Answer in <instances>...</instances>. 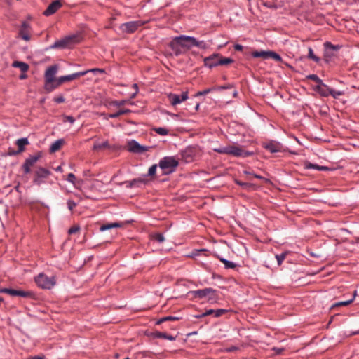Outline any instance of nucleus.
<instances>
[{"label": "nucleus", "instance_id": "obj_59", "mask_svg": "<svg viewBox=\"0 0 359 359\" xmlns=\"http://www.w3.org/2000/svg\"><path fill=\"white\" fill-rule=\"evenodd\" d=\"M243 46L242 45H241V44H236L234 46V49L236 50L241 51L243 50Z\"/></svg>", "mask_w": 359, "mask_h": 359}, {"label": "nucleus", "instance_id": "obj_14", "mask_svg": "<svg viewBox=\"0 0 359 359\" xmlns=\"http://www.w3.org/2000/svg\"><path fill=\"white\" fill-rule=\"evenodd\" d=\"M264 147L271 153L281 152L283 151V146L280 142L273 140L264 143Z\"/></svg>", "mask_w": 359, "mask_h": 359}, {"label": "nucleus", "instance_id": "obj_20", "mask_svg": "<svg viewBox=\"0 0 359 359\" xmlns=\"http://www.w3.org/2000/svg\"><path fill=\"white\" fill-rule=\"evenodd\" d=\"M177 40L179 41L180 45L182 48H185L187 49H190L194 45H191V43L189 40L186 38H194L193 36L181 35L180 36H176Z\"/></svg>", "mask_w": 359, "mask_h": 359}, {"label": "nucleus", "instance_id": "obj_1", "mask_svg": "<svg viewBox=\"0 0 359 359\" xmlns=\"http://www.w3.org/2000/svg\"><path fill=\"white\" fill-rule=\"evenodd\" d=\"M215 152L222 154H229L236 157H247L252 153L243 150L241 147L236 145H228L213 149Z\"/></svg>", "mask_w": 359, "mask_h": 359}, {"label": "nucleus", "instance_id": "obj_13", "mask_svg": "<svg viewBox=\"0 0 359 359\" xmlns=\"http://www.w3.org/2000/svg\"><path fill=\"white\" fill-rule=\"evenodd\" d=\"M128 150L135 154H142L147 151V147L140 145L135 140H130L128 142Z\"/></svg>", "mask_w": 359, "mask_h": 359}, {"label": "nucleus", "instance_id": "obj_47", "mask_svg": "<svg viewBox=\"0 0 359 359\" xmlns=\"http://www.w3.org/2000/svg\"><path fill=\"white\" fill-rule=\"evenodd\" d=\"M80 226H78V225H75V226H73L72 227H71L69 230H68V233L69 234H74V233H76L77 232H79L80 231Z\"/></svg>", "mask_w": 359, "mask_h": 359}, {"label": "nucleus", "instance_id": "obj_46", "mask_svg": "<svg viewBox=\"0 0 359 359\" xmlns=\"http://www.w3.org/2000/svg\"><path fill=\"white\" fill-rule=\"evenodd\" d=\"M324 46H325V49L329 50H336L339 49L338 46H334V45L332 44L330 42H328V41L325 42Z\"/></svg>", "mask_w": 359, "mask_h": 359}, {"label": "nucleus", "instance_id": "obj_7", "mask_svg": "<svg viewBox=\"0 0 359 359\" xmlns=\"http://www.w3.org/2000/svg\"><path fill=\"white\" fill-rule=\"evenodd\" d=\"M34 174V177L33 179V183L37 186H40L45 183V179L48 178L51 175V172L45 168L38 167Z\"/></svg>", "mask_w": 359, "mask_h": 359}, {"label": "nucleus", "instance_id": "obj_51", "mask_svg": "<svg viewBox=\"0 0 359 359\" xmlns=\"http://www.w3.org/2000/svg\"><path fill=\"white\" fill-rule=\"evenodd\" d=\"M67 180L72 184H74L76 181V177L73 173H69L67 177Z\"/></svg>", "mask_w": 359, "mask_h": 359}, {"label": "nucleus", "instance_id": "obj_11", "mask_svg": "<svg viewBox=\"0 0 359 359\" xmlns=\"http://www.w3.org/2000/svg\"><path fill=\"white\" fill-rule=\"evenodd\" d=\"M0 292L6 293L11 296H19L22 297H32L33 296V293L30 291L14 290L11 288H2L0 290Z\"/></svg>", "mask_w": 359, "mask_h": 359}, {"label": "nucleus", "instance_id": "obj_49", "mask_svg": "<svg viewBox=\"0 0 359 359\" xmlns=\"http://www.w3.org/2000/svg\"><path fill=\"white\" fill-rule=\"evenodd\" d=\"M53 100L55 102H56L57 104H60V103L65 102V99L62 95H60L54 97Z\"/></svg>", "mask_w": 359, "mask_h": 359}, {"label": "nucleus", "instance_id": "obj_44", "mask_svg": "<svg viewBox=\"0 0 359 359\" xmlns=\"http://www.w3.org/2000/svg\"><path fill=\"white\" fill-rule=\"evenodd\" d=\"M154 131L161 135H167L168 134V130L165 128H156Z\"/></svg>", "mask_w": 359, "mask_h": 359}, {"label": "nucleus", "instance_id": "obj_12", "mask_svg": "<svg viewBox=\"0 0 359 359\" xmlns=\"http://www.w3.org/2000/svg\"><path fill=\"white\" fill-rule=\"evenodd\" d=\"M168 98L170 103L172 106H175L180 104L182 102L185 101L188 98V92H183L180 95L175 93H170L168 95Z\"/></svg>", "mask_w": 359, "mask_h": 359}, {"label": "nucleus", "instance_id": "obj_31", "mask_svg": "<svg viewBox=\"0 0 359 359\" xmlns=\"http://www.w3.org/2000/svg\"><path fill=\"white\" fill-rule=\"evenodd\" d=\"M220 262H222L224 264L225 269H234L236 267V264L233 262L227 260L224 258L217 257Z\"/></svg>", "mask_w": 359, "mask_h": 359}, {"label": "nucleus", "instance_id": "obj_18", "mask_svg": "<svg viewBox=\"0 0 359 359\" xmlns=\"http://www.w3.org/2000/svg\"><path fill=\"white\" fill-rule=\"evenodd\" d=\"M313 90L318 93L322 97H328L330 95V88L323 82L316 85V86L313 88Z\"/></svg>", "mask_w": 359, "mask_h": 359}, {"label": "nucleus", "instance_id": "obj_37", "mask_svg": "<svg viewBox=\"0 0 359 359\" xmlns=\"http://www.w3.org/2000/svg\"><path fill=\"white\" fill-rule=\"evenodd\" d=\"M235 182L236 184L241 186V187H243L244 189H249L252 187H254V185L251 183H248V182H241L238 180H235Z\"/></svg>", "mask_w": 359, "mask_h": 359}, {"label": "nucleus", "instance_id": "obj_53", "mask_svg": "<svg viewBox=\"0 0 359 359\" xmlns=\"http://www.w3.org/2000/svg\"><path fill=\"white\" fill-rule=\"evenodd\" d=\"M20 154V152H18V150H14L12 148H8L7 155L8 156H16L18 154Z\"/></svg>", "mask_w": 359, "mask_h": 359}, {"label": "nucleus", "instance_id": "obj_64", "mask_svg": "<svg viewBox=\"0 0 359 359\" xmlns=\"http://www.w3.org/2000/svg\"><path fill=\"white\" fill-rule=\"evenodd\" d=\"M203 315H204V313L195 316V318H203V317L205 316H203Z\"/></svg>", "mask_w": 359, "mask_h": 359}, {"label": "nucleus", "instance_id": "obj_24", "mask_svg": "<svg viewBox=\"0 0 359 359\" xmlns=\"http://www.w3.org/2000/svg\"><path fill=\"white\" fill-rule=\"evenodd\" d=\"M13 67H17L20 69L22 73H25L28 71L29 66L27 63L22 61H14L12 64Z\"/></svg>", "mask_w": 359, "mask_h": 359}, {"label": "nucleus", "instance_id": "obj_3", "mask_svg": "<svg viewBox=\"0 0 359 359\" xmlns=\"http://www.w3.org/2000/svg\"><path fill=\"white\" fill-rule=\"evenodd\" d=\"M179 165L178 161L174 156H165L158 163L159 168L163 170V175H169L175 171Z\"/></svg>", "mask_w": 359, "mask_h": 359}, {"label": "nucleus", "instance_id": "obj_54", "mask_svg": "<svg viewBox=\"0 0 359 359\" xmlns=\"http://www.w3.org/2000/svg\"><path fill=\"white\" fill-rule=\"evenodd\" d=\"M126 100H121V101H113L112 104L116 107H121L124 105L126 103Z\"/></svg>", "mask_w": 359, "mask_h": 359}, {"label": "nucleus", "instance_id": "obj_22", "mask_svg": "<svg viewBox=\"0 0 359 359\" xmlns=\"http://www.w3.org/2000/svg\"><path fill=\"white\" fill-rule=\"evenodd\" d=\"M170 48L174 52L175 56H179L182 54V51L181 50V46L179 43V41L177 40V37H175L170 43Z\"/></svg>", "mask_w": 359, "mask_h": 359}, {"label": "nucleus", "instance_id": "obj_43", "mask_svg": "<svg viewBox=\"0 0 359 359\" xmlns=\"http://www.w3.org/2000/svg\"><path fill=\"white\" fill-rule=\"evenodd\" d=\"M157 165L154 164L151 165L148 170V173L146 176L154 177L156 175Z\"/></svg>", "mask_w": 359, "mask_h": 359}, {"label": "nucleus", "instance_id": "obj_21", "mask_svg": "<svg viewBox=\"0 0 359 359\" xmlns=\"http://www.w3.org/2000/svg\"><path fill=\"white\" fill-rule=\"evenodd\" d=\"M231 87H232L231 85H227V86H217V87L209 88L205 89L204 90L198 91V93H196L195 96L198 97V96L205 95L208 94L210 92H212V91H215L217 90H224V89L230 88Z\"/></svg>", "mask_w": 359, "mask_h": 359}, {"label": "nucleus", "instance_id": "obj_32", "mask_svg": "<svg viewBox=\"0 0 359 359\" xmlns=\"http://www.w3.org/2000/svg\"><path fill=\"white\" fill-rule=\"evenodd\" d=\"M130 111L128 109H120L116 113L109 114V117L111 118H118L121 115L129 114Z\"/></svg>", "mask_w": 359, "mask_h": 359}, {"label": "nucleus", "instance_id": "obj_28", "mask_svg": "<svg viewBox=\"0 0 359 359\" xmlns=\"http://www.w3.org/2000/svg\"><path fill=\"white\" fill-rule=\"evenodd\" d=\"M191 43L194 46H197L201 49H206L208 44L204 41H198L196 38H187Z\"/></svg>", "mask_w": 359, "mask_h": 359}, {"label": "nucleus", "instance_id": "obj_15", "mask_svg": "<svg viewBox=\"0 0 359 359\" xmlns=\"http://www.w3.org/2000/svg\"><path fill=\"white\" fill-rule=\"evenodd\" d=\"M61 6V1L60 0H55L49 4L47 8L43 11V14L46 16H50L54 14Z\"/></svg>", "mask_w": 359, "mask_h": 359}, {"label": "nucleus", "instance_id": "obj_4", "mask_svg": "<svg viewBox=\"0 0 359 359\" xmlns=\"http://www.w3.org/2000/svg\"><path fill=\"white\" fill-rule=\"evenodd\" d=\"M79 42V35L73 34L65 36L64 38L56 41L50 46L51 49H64L70 48L72 46Z\"/></svg>", "mask_w": 359, "mask_h": 359}, {"label": "nucleus", "instance_id": "obj_10", "mask_svg": "<svg viewBox=\"0 0 359 359\" xmlns=\"http://www.w3.org/2000/svg\"><path fill=\"white\" fill-rule=\"evenodd\" d=\"M41 157V152L37 153L35 155L30 156L26 158L24 163L22 165L24 174H29L31 172V167H32Z\"/></svg>", "mask_w": 359, "mask_h": 359}, {"label": "nucleus", "instance_id": "obj_52", "mask_svg": "<svg viewBox=\"0 0 359 359\" xmlns=\"http://www.w3.org/2000/svg\"><path fill=\"white\" fill-rule=\"evenodd\" d=\"M332 54H331L329 51V50L325 49V53H324V58L325 60L328 62L332 57Z\"/></svg>", "mask_w": 359, "mask_h": 359}, {"label": "nucleus", "instance_id": "obj_39", "mask_svg": "<svg viewBox=\"0 0 359 359\" xmlns=\"http://www.w3.org/2000/svg\"><path fill=\"white\" fill-rule=\"evenodd\" d=\"M269 57L275 60L277 62H280L282 60L280 55L273 51L269 50L268 58Z\"/></svg>", "mask_w": 359, "mask_h": 359}, {"label": "nucleus", "instance_id": "obj_58", "mask_svg": "<svg viewBox=\"0 0 359 359\" xmlns=\"http://www.w3.org/2000/svg\"><path fill=\"white\" fill-rule=\"evenodd\" d=\"M27 359H45V356L43 355H35V356L30 357Z\"/></svg>", "mask_w": 359, "mask_h": 359}, {"label": "nucleus", "instance_id": "obj_36", "mask_svg": "<svg viewBox=\"0 0 359 359\" xmlns=\"http://www.w3.org/2000/svg\"><path fill=\"white\" fill-rule=\"evenodd\" d=\"M355 295H356V291L354 292L353 297L351 299H349L347 301L339 302L333 304V306L332 307L347 306V305L350 304L353 301Z\"/></svg>", "mask_w": 359, "mask_h": 359}, {"label": "nucleus", "instance_id": "obj_29", "mask_svg": "<svg viewBox=\"0 0 359 359\" xmlns=\"http://www.w3.org/2000/svg\"><path fill=\"white\" fill-rule=\"evenodd\" d=\"M65 140L63 139H59L55 141L50 147V152L54 153L58 151L61 147L64 144Z\"/></svg>", "mask_w": 359, "mask_h": 359}, {"label": "nucleus", "instance_id": "obj_33", "mask_svg": "<svg viewBox=\"0 0 359 359\" xmlns=\"http://www.w3.org/2000/svg\"><path fill=\"white\" fill-rule=\"evenodd\" d=\"M109 147L110 146L109 144L108 141H105L102 143H95L93 145V150H101V149L109 148Z\"/></svg>", "mask_w": 359, "mask_h": 359}, {"label": "nucleus", "instance_id": "obj_17", "mask_svg": "<svg viewBox=\"0 0 359 359\" xmlns=\"http://www.w3.org/2000/svg\"><path fill=\"white\" fill-rule=\"evenodd\" d=\"M29 29L30 25L28 22L26 21H23L22 22L21 27L19 30V36L21 37L25 41H29L30 40V36H29Z\"/></svg>", "mask_w": 359, "mask_h": 359}, {"label": "nucleus", "instance_id": "obj_60", "mask_svg": "<svg viewBox=\"0 0 359 359\" xmlns=\"http://www.w3.org/2000/svg\"><path fill=\"white\" fill-rule=\"evenodd\" d=\"M237 350H238V347H236V346H231L227 348L228 352H233V351H236Z\"/></svg>", "mask_w": 359, "mask_h": 359}, {"label": "nucleus", "instance_id": "obj_5", "mask_svg": "<svg viewBox=\"0 0 359 359\" xmlns=\"http://www.w3.org/2000/svg\"><path fill=\"white\" fill-rule=\"evenodd\" d=\"M194 298L203 299L208 297V301L215 302L218 299L217 291L211 287H206L202 290H198L189 292Z\"/></svg>", "mask_w": 359, "mask_h": 359}, {"label": "nucleus", "instance_id": "obj_19", "mask_svg": "<svg viewBox=\"0 0 359 359\" xmlns=\"http://www.w3.org/2000/svg\"><path fill=\"white\" fill-rule=\"evenodd\" d=\"M148 180L144 178H135L133 180L126 181L124 184H126L127 188H133V187H139L140 184H147Z\"/></svg>", "mask_w": 359, "mask_h": 359}, {"label": "nucleus", "instance_id": "obj_16", "mask_svg": "<svg viewBox=\"0 0 359 359\" xmlns=\"http://www.w3.org/2000/svg\"><path fill=\"white\" fill-rule=\"evenodd\" d=\"M218 60H219V54L214 53V54L210 55L209 57L204 58V60H203L204 65L210 69L213 68V67L217 66Z\"/></svg>", "mask_w": 359, "mask_h": 359}, {"label": "nucleus", "instance_id": "obj_45", "mask_svg": "<svg viewBox=\"0 0 359 359\" xmlns=\"http://www.w3.org/2000/svg\"><path fill=\"white\" fill-rule=\"evenodd\" d=\"M344 94L343 91H337L334 89L330 88V95H332L334 98L337 99L339 96Z\"/></svg>", "mask_w": 359, "mask_h": 359}, {"label": "nucleus", "instance_id": "obj_25", "mask_svg": "<svg viewBox=\"0 0 359 359\" xmlns=\"http://www.w3.org/2000/svg\"><path fill=\"white\" fill-rule=\"evenodd\" d=\"M305 169H316L318 170H330V168L327 166L318 165L317 164L311 163L309 161H306L304 164Z\"/></svg>", "mask_w": 359, "mask_h": 359}, {"label": "nucleus", "instance_id": "obj_41", "mask_svg": "<svg viewBox=\"0 0 359 359\" xmlns=\"http://www.w3.org/2000/svg\"><path fill=\"white\" fill-rule=\"evenodd\" d=\"M287 252H283L280 255H276V258L277 259V262H278V266H280L283 263V262L284 261V259H285L286 257V255H287Z\"/></svg>", "mask_w": 359, "mask_h": 359}, {"label": "nucleus", "instance_id": "obj_48", "mask_svg": "<svg viewBox=\"0 0 359 359\" xmlns=\"http://www.w3.org/2000/svg\"><path fill=\"white\" fill-rule=\"evenodd\" d=\"M226 312H227V310H226V309H216V310H215V315L214 316L215 317H219L222 315L226 313Z\"/></svg>", "mask_w": 359, "mask_h": 359}, {"label": "nucleus", "instance_id": "obj_9", "mask_svg": "<svg viewBox=\"0 0 359 359\" xmlns=\"http://www.w3.org/2000/svg\"><path fill=\"white\" fill-rule=\"evenodd\" d=\"M88 72V71H82L69 75L60 76L55 81V88L61 86L63 83L79 79V77L86 75Z\"/></svg>", "mask_w": 359, "mask_h": 359}, {"label": "nucleus", "instance_id": "obj_55", "mask_svg": "<svg viewBox=\"0 0 359 359\" xmlns=\"http://www.w3.org/2000/svg\"><path fill=\"white\" fill-rule=\"evenodd\" d=\"M65 121H67L70 122L71 123H74L75 121L74 118L71 116H65Z\"/></svg>", "mask_w": 359, "mask_h": 359}, {"label": "nucleus", "instance_id": "obj_6", "mask_svg": "<svg viewBox=\"0 0 359 359\" xmlns=\"http://www.w3.org/2000/svg\"><path fill=\"white\" fill-rule=\"evenodd\" d=\"M34 280L37 285L43 289H51L55 284L54 277H48L43 273H39Z\"/></svg>", "mask_w": 359, "mask_h": 359}, {"label": "nucleus", "instance_id": "obj_63", "mask_svg": "<svg viewBox=\"0 0 359 359\" xmlns=\"http://www.w3.org/2000/svg\"><path fill=\"white\" fill-rule=\"evenodd\" d=\"M243 173L245 175H253L254 176V174L252 173V172L250 171V170H244L243 171Z\"/></svg>", "mask_w": 359, "mask_h": 359}, {"label": "nucleus", "instance_id": "obj_35", "mask_svg": "<svg viewBox=\"0 0 359 359\" xmlns=\"http://www.w3.org/2000/svg\"><path fill=\"white\" fill-rule=\"evenodd\" d=\"M269 51H255L252 53L254 57H263L264 59L268 58Z\"/></svg>", "mask_w": 359, "mask_h": 359}, {"label": "nucleus", "instance_id": "obj_2", "mask_svg": "<svg viewBox=\"0 0 359 359\" xmlns=\"http://www.w3.org/2000/svg\"><path fill=\"white\" fill-rule=\"evenodd\" d=\"M58 70V65H53L47 68L45 72V90L50 93L55 88V76Z\"/></svg>", "mask_w": 359, "mask_h": 359}, {"label": "nucleus", "instance_id": "obj_50", "mask_svg": "<svg viewBox=\"0 0 359 359\" xmlns=\"http://www.w3.org/2000/svg\"><path fill=\"white\" fill-rule=\"evenodd\" d=\"M67 203L70 211H72L73 209L76 206V203L72 200H68Z\"/></svg>", "mask_w": 359, "mask_h": 359}, {"label": "nucleus", "instance_id": "obj_23", "mask_svg": "<svg viewBox=\"0 0 359 359\" xmlns=\"http://www.w3.org/2000/svg\"><path fill=\"white\" fill-rule=\"evenodd\" d=\"M151 336H152L154 338H163L170 341H175L176 339V337L170 335L166 332H162L158 331L152 332L151 334Z\"/></svg>", "mask_w": 359, "mask_h": 359}, {"label": "nucleus", "instance_id": "obj_40", "mask_svg": "<svg viewBox=\"0 0 359 359\" xmlns=\"http://www.w3.org/2000/svg\"><path fill=\"white\" fill-rule=\"evenodd\" d=\"M306 79L316 81L317 83V85L323 82L322 79H320L316 74H309L308 76H306Z\"/></svg>", "mask_w": 359, "mask_h": 359}, {"label": "nucleus", "instance_id": "obj_8", "mask_svg": "<svg viewBox=\"0 0 359 359\" xmlns=\"http://www.w3.org/2000/svg\"><path fill=\"white\" fill-rule=\"evenodd\" d=\"M144 22L141 20L130 21L120 25V29L127 34L134 33L140 27L142 26Z\"/></svg>", "mask_w": 359, "mask_h": 359}, {"label": "nucleus", "instance_id": "obj_34", "mask_svg": "<svg viewBox=\"0 0 359 359\" xmlns=\"http://www.w3.org/2000/svg\"><path fill=\"white\" fill-rule=\"evenodd\" d=\"M233 62V60L229 57H222L219 55V60L217 61V66L218 65H229Z\"/></svg>", "mask_w": 359, "mask_h": 359}, {"label": "nucleus", "instance_id": "obj_42", "mask_svg": "<svg viewBox=\"0 0 359 359\" xmlns=\"http://www.w3.org/2000/svg\"><path fill=\"white\" fill-rule=\"evenodd\" d=\"M152 238L158 243H163L165 241L163 235L161 233L152 235Z\"/></svg>", "mask_w": 359, "mask_h": 359}, {"label": "nucleus", "instance_id": "obj_62", "mask_svg": "<svg viewBox=\"0 0 359 359\" xmlns=\"http://www.w3.org/2000/svg\"><path fill=\"white\" fill-rule=\"evenodd\" d=\"M27 78V74L25 73H22L19 76V79L22 80V79H25Z\"/></svg>", "mask_w": 359, "mask_h": 359}, {"label": "nucleus", "instance_id": "obj_57", "mask_svg": "<svg viewBox=\"0 0 359 359\" xmlns=\"http://www.w3.org/2000/svg\"><path fill=\"white\" fill-rule=\"evenodd\" d=\"M212 314H214L215 315V309H208L205 312H204V315L203 316H209V315H212Z\"/></svg>", "mask_w": 359, "mask_h": 359}, {"label": "nucleus", "instance_id": "obj_30", "mask_svg": "<svg viewBox=\"0 0 359 359\" xmlns=\"http://www.w3.org/2000/svg\"><path fill=\"white\" fill-rule=\"evenodd\" d=\"M180 319H182V317L169 316L163 317V318L158 319L156 321V324L161 325V323L166 322V321L179 320Z\"/></svg>", "mask_w": 359, "mask_h": 359}, {"label": "nucleus", "instance_id": "obj_27", "mask_svg": "<svg viewBox=\"0 0 359 359\" xmlns=\"http://www.w3.org/2000/svg\"><path fill=\"white\" fill-rule=\"evenodd\" d=\"M29 144V140L27 137H23L18 139L16 141V144L18 147V152H23L25 151V146L28 145Z\"/></svg>", "mask_w": 359, "mask_h": 359}, {"label": "nucleus", "instance_id": "obj_56", "mask_svg": "<svg viewBox=\"0 0 359 359\" xmlns=\"http://www.w3.org/2000/svg\"><path fill=\"white\" fill-rule=\"evenodd\" d=\"M273 350L276 352V354L280 355L285 350L283 348H273Z\"/></svg>", "mask_w": 359, "mask_h": 359}, {"label": "nucleus", "instance_id": "obj_61", "mask_svg": "<svg viewBox=\"0 0 359 359\" xmlns=\"http://www.w3.org/2000/svg\"><path fill=\"white\" fill-rule=\"evenodd\" d=\"M88 72H104V70L102 69H99V68H95V69H92L90 70H88Z\"/></svg>", "mask_w": 359, "mask_h": 359}, {"label": "nucleus", "instance_id": "obj_26", "mask_svg": "<svg viewBox=\"0 0 359 359\" xmlns=\"http://www.w3.org/2000/svg\"><path fill=\"white\" fill-rule=\"evenodd\" d=\"M123 226L122 222H113V223H109L106 224H103L100 227V231H104L107 230H109L113 228H119Z\"/></svg>", "mask_w": 359, "mask_h": 359}, {"label": "nucleus", "instance_id": "obj_38", "mask_svg": "<svg viewBox=\"0 0 359 359\" xmlns=\"http://www.w3.org/2000/svg\"><path fill=\"white\" fill-rule=\"evenodd\" d=\"M308 52V57L309 59L313 60L316 62H319L320 58L313 53V49L311 47L309 48Z\"/></svg>", "mask_w": 359, "mask_h": 359}]
</instances>
